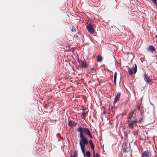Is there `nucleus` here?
I'll use <instances>...</instances> for the list:
<instances>
[{"label": "nucleus", "mask_w": 157, "mask_h": 157, "mask_svg": "<svg viewBox=\"0 0 157 157\" xmlns=\"http://www.w3.org/2000/svg\"><path fill=\"white\" fill-rule=\"evenodd\" d=\"M80 140L79 141L80 146L81 149V150L83 153L85 152V145H86L88 143V141L86 138L85 136H80Z\"/></svg>", "instance_id": "f257e3e1"}, {"label": "nucleus", "mask_w": 157, "mask_h": 157, "mask_svg": "<svg viewBox=\"0 0 157 157\" xmlns=\"http://www.w3.org/2000/svg\"><path fill=\"white\" fill-rule=\"evenodd\" d=\"M79 132L80 133V136H85L84 135V134H85L89 135L91 138H92L90 132L87 128L79 127Z\"/></svg>", "instance_id": "f03ea898"}, {"label": "nucleus", "mask_w": 157, "mask_h": 157, "mask_svg": "<svg viewBox=\"0 0 157 157\" xmlns=\"http://www.w3.org/2000/svg\"><path fill=\"white\" fill-rule=\"evenodd\" d=\"M137 71V66L136 64H135V67L131 68H129L128 69V71L130 75H132L135 74Z\"/></svg>", "instance_id": "7ed1b4c3"}, {"label": "nucleus", "mask_w": 157, "mask_h": 157, "mask_svg": "<svg viewBox=\"0 0 157 157\" xmlns=\"http://www.w3.org/2000/svg\"><path fill=\"white\" fill-rule=\"evenodd\" d=\"M81 111V117L82 119L85 120V117L86 116L87 110L86 108H83L82 109H80Z\"/></svg>", "instance_id": "20e7f679"}, {"label": "nucleus", "mask_w": 157, "mask_h": 157, "mask_svg": "<svg viewBox=\"0 0 157 157\" xmlns=\"http://www.w3.org/2000/svg\"><path fill=\"white\" fill-rule=\"evenodd\" d=\"M77 124L78 121H77L76 122H75V121L71 120L69 121L68 123V126L71 128L75 126Z\"/></svg>", "instance_id": "39448f33"}, {"label": "nucleus", "mask_w": 157, "mask_h": 157, "mask_svg": "<svg viewBox=\"0 0 157 157\" xmlns=\"http://www.w3.org/2000/svg\"><path fill=\"white\" fill-rule=\"evenodd\" d=\"M144 76L145 77V81L148 82V84H151L152 83V82L151 79L150 78V77L148 76L146 74H144Z\"/></svg>", "instance_id": "423d86ee"}, {"label": "nucleus", "mask_w": 157, "mask_h": 157, "mask_svg": "<svg viewBox=\"0 0 157 157\" xmlns=\"http://www.w3.org/2000/svg\"><path fill=\"white\" fill-rule=\"evenodd\" d=\"M86 28L89 32L91 34H94V30L91 25H88L86 26Z\"/></svg>", "instance_id": "0eeeda50"}, {"label": "nucleus", "mask_w": 157, "mask_h": 157, "mask_svg": "<svg viewBox=\"0 0 157 157\" xmlns=\"http://www.w3.org/2000/svg\"><path fill=\"white\" fill-rule=\"evenodd\" d=\"M136 120H134L133 119H132V121H128V124L129 127L130 128H133V125H134L135 123L136 122Z\"/></svg>", "instance_id": "6e6552de"}, {"label": "nucleus", "mask_w": 157, "mask_h": 157, "mask_svg": "<svg viewBox=\"0 0 157 157\" xmlns=\"http://www.w3.org/2000/svg\"><path fill=\"white\" fill-rule=\"evenodd\" d=\"M143 157H151V154L148 151L144 152L142 154Z\"/></svg>", "instance_id": "1a4fd4ad"}, {"label": "nucleus", "mask_w": 157, "mask_h": 157, "mask_svg": "<svg viewBox=\"0 0 157 157\" xmlns=\"http://www.w3.org/2000/svg\"><path fill=\"white\" fill-rule=\"evenodd\" d=\"M121 95V94L119 93H118L117 95L116 96L115 98V100L114 101V102H116L119 99Z\"/></svg>", "instance_id": "9d476101"}, {"label": "nucleus", "mask_w": 157, "mask_h": 157, "mask_svg": "<svg viewBox=\"0 0 157 157\" xmlns=\"http://www.w3.org/2000/svg\"><path fill=\"white\" fill-rule=\"evenodd\" d=\"M70 157H78V151H75L72 156L71 155Z\"/></svg>", "instance_id": "9b49d317"}, {"label": "nucleus", "mask_w": 157, "mask_h": 157, "mask_svg": "<svg viewBox=\"0 0 157 157\" xmlns=\"http://www.w3.org/2000/svg\"><path fill=\"white\" fill-rule=\"evenodd\" d=\"M89 144L92 150L94 149V145L92 143V141L91 140H89Z\"/></svg>", "instance_id": "f8f14e48"}, {"label": "nucleus", "mask_w": 157, "mask_h": 157, "mask_svg": "<svg viewBox=\"0 0 157 157\" xmlns=\"http://www.w3.org/2000/svg\"><path fill=\"white\" fill-rule=\"evenodd\" d=\"M148 49L150 51L153 52L154 50V47L152 46H150Z\"/></svg>", "instance_id": "ddd939ff"}, {"label": "nucleus", "mask_w": 157, "mask_h": 157, "mask_svg": "<svg viewBox=\"0 0 157 157\" xmlns=\"http://www.w3.org/2000/svg\"><path fill=\"white\" fill-rule=\"evenodd\" d=\"M102 59V57L101 56H98L97 57V61L98 62H101Z\"/></svg>", "instance_id": "4468645a"}, {"label": "nucleus", "mask_w": 157, "mask_h": 157, "mask_svg": "<svg viewBox=\"0 0 157 157\" xmlns=\"http://www.w3.org/2000/svg\"><path fill=\"white\" fill-rule=\"evenodd\" d=\"M86 154L87 157H90V154L89 151H87L86 152Z\"/></svg>", "instance_id": "2eb2a0df"}, {"label": "nucleus", "mask_w": 157, "mask_h": 157, "mask_svg": "<svg viewBox=\"0 0 157 157\" xmlns=\"http://www.w3.org/2000/svg\"><path fill=\"white\" fill-rule=\"evenodd\" d=\"M81 63L82 67H85L86 66V64L85 62L83 61H82Z\"/></svg>", "instance_id": "dca6fc26"}, {"label": "nucleus", "mask_w": 157, "mask_h": 157, "mask_svg": "<svg viewBox=\"0 0 157 157\" xmlns=\"http://www.w3.org/2000/svg\"><path fill=\"white\" fill-rule=\"evenodd\" d=\"M91 71H93V72L94 73H95V72H96V71L95 70V69H94V68H92L91 69Z\"/></svg>", "instance_id": "f3484780"}, {"label": "nucleus", "mask_w": 157, "mask_h": 157, "mask_svg": "<svg viewBox=\"0 0 157 157\" xmlns=\"http://www.w3.org/2000/svg\"><path fill=\"white\" fill-rule=\"evenodd\" d=\"M116 78H114L113 82L115 85H116Z\"/></svg>", "instance_id": "a211bd4d"}, {"label": "nucleus", "mask_w": 157, "mask_h": 157, "mask_svg": "<svg viewBox=\"0 0 157 157\" xmlns=\"http://www.w3.org/2000/svg\"><path fill=\"white\" fill-rule=\"evenodd\" d=\"M76 30L74 28V27H72V29H71V30L72 31H75Z\"/></svg>", "instance_id": "6ab92c4d"}, {"label": "nucleus", "mask_w": 157, "mask_h": 157, "mask_svg": "<svg viewBox=\"0 0 157 157\" xmlns=\"http://www.w3.org/2000/svg\"><path fill=\"white\" fill-rule=\"evenodd\" d=\"M156 5H157V0H152Z\"/></svg>", "instance_id": "aec40b11"}, {"label": "nucleus", "mask_w": 157, "mask_h": 157, "mask_svg": "<svg viewBox=\"0 0 157 157\" xmlns=\"http://www.w3.org/2000/svg\"><path fill=\"white\" fill-rule=\"evenodd\" d=\"M117 73L115 72L114 73V78H117Z\"/></svg>", "instance_id": "412c9836"}, {"label": "nucleus", "mask_w": 157, "mask_h": 157, "mask_svg": "<svg viewBox=\"0 0 157 157\" xmlns=\"http://www.w3.org/2000/svg\"><path fill=\"white\" fill-rule=\"evenodd\" d=\"M132 114H130V115L129 116V119H130L131 120H132Z\"/></svg>", "instance_id": "4be33fe9"}, {"label": "nucleus", "mask_w": 157, "mask_h": 157, "mask_svg": "<svg viewBox=\"0 0 157 157\" xmlns=\"http://www.w3.org/2000/svg\"><path fill=\"white\" fill-rule=\"evenodd\" d=\"M93 150V155H95V151L94 150V149Z\"/></svg>", "instance_id": "5701e85b"}, {"label": "nucleus", "mask_w": 157, "mask_h": 157, "mask_svg": "<svg viewBox=\"0 0 157 157\" xmlns=\"http://www.w3.org/2000/svg\"><path fill=\"white\" fill-rule=\"evenodd\" d=\"M93 157H98V156L96 155H93Z\"/></svg>", "instance_id": "b1692460"}, {"label": "nucleus", "mask_w": 157, "mask_h": 157, "mask_svg": "<svg viewBox=\"0 0 157 157\" xmlns=\"http://www.w3.org/2000/svg\"><path fill=\"white\" fill-rule=\"evenodd\" d=\"M95 155L98 156V153H96V154Z\"/></svg>", "instance_id": "393cba45"}, {"label": "nucleus", "mask_w": 157, "mask_h": 157, "mask_svg": "<svg viewBox=\"0 0 157 157\" xmlns=\"http://www.w3.org/2000/svg\"><path fill=\"white\" fill-rule=\"evenodd\" d=\"M77 130L78 131V128H77Z\"/></svg>", "instance_id": "a878e982"}, {"label": "nucleus", "mask_w": 157, "mask_h": 157, "mask_svg": "<svg viewBox=\"0 0 157 157\" xmlns=\"http://www.w3.org/2000/svg\"><path fill=\"white\" fill-rule=\"evenodd\" d=\"M123 150H124V151H125V152H126V150H125V149H124Z\"/></svg>", "instance_id": "bb28decb"}, {"label": "nucleus", "mask_w": 157, "mask_h": 157, "mask_svg": "<svg viewBox=\"0 0 157 157\" xmlns=\"http://www.w3.org/2000/svg\"><path fill=\"white\" fill-rule=\"evenodd\" d=\"M155 37H156V38H157V35H155Z\"/></svg>", "instance_id": "cd10ccee"}, {"label": "nucleus", "mask_w": 157, "mask_h": 157, "mask_svg": "<svg viewBox=\"0 0 157 157\" xmlns=\"http://www.w3.org/2000/svg\"><path fill=\"white\" fill-rule=\"evenodd\" d=\"M77 60L78 61V58H77Z\"/></svg>", "instance_id": "c85d7f7f"}]
</instances>
